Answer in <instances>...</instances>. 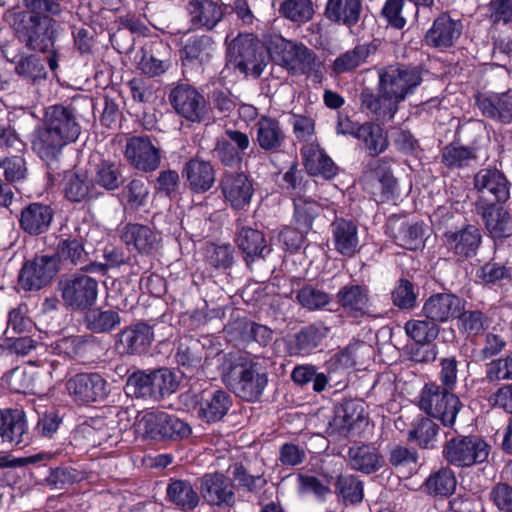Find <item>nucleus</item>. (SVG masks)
<instances>
[{
  "instance_id": "19",
  "label": "nucleus",
  "mask_w": 512,
  "mask_h": 512,
  "mask_svg": "<svg viewBox=\"0 0 512 512\" xmlns=\"http://www.w3.org/2000/svg\"><path fill=\"white\" fill-rule=\"evenodd\" d=\"M153 340L152 327L147 323L138 322L118 333L115 349L120 355H141L149 350Z\"/></svg>"
},
{
  "instance_id": "64",
  "label": "nucleus",
  "mask_w": 512,
  "mask_h": 512,
  "mask_svg": "<svg viewBox=\"0 0 512 512\" xmlns=\"http://www.w3.org/2000/svg\"><path fill=\"white\" fill-rule=\"evenodd\" d=\"M279 12L290 21L305 23L312 18L314 8L311 0H285L280 5Z\"/></svg>"
},
{
  "instance_id": "35",
  "label": "nucleus",
  "mask_w": 512,
  "mask_h": 512,
  "mask_svg": "<svg viewBox=\"0 0 512 512\" xmlns=\"http://www.w3.org/2000/svg\"><path fill=\"white\" fill-rule=\"evenodd\" d=\"M391 235L401 247L416 250L423 245L424 229L419 222H409L400 217H393L388 222Z\"/></svg>"
},
{
  "instance_id": "51",
  "label": "nucleus",
  "mask_w": 512,
  "mask_h": 512,
  "mask_svg": "<svg viewBox=\"0 0 512 512\" xmlns=\"http://www.w3.org/2000/svg\"><path fill=\"white\" fill-rule=\"evenodd\" d=\"M67 3L68 0H23L26 10L20 13H29L38 20H55L66 10Z\"/></svg>"
},
{
  "instance_id": "46",
  "label": "nucleus",
  "mask_w": 512,
  "mask_h": 512,
  "mask_svg": "<svg viewBox=\"0 0 512 512\" xmlns=\"http://www.w3.org/2000/svg\"><path fill=\"white\" fill-rule=\"evenodd\" d=\"M83 324L92 333H110L121 324V317L112 309L91 307L84 311Z\"/></svg>"
},
{
  "instance_id": "43",
  "label": "nucleus",
  "mask_w": 512,
  "mask_h": 512,
  "mask_svg": "<svg viewBox=\"0 0 512 512\" xmlns=\"http://www.w3.org/2000/svg\"><path fill=\"white\" fill-rule=\"evenodd\" d=\"M95 183L86 171L76 170L68 173L64 180V194L74 203L86 201L94 196Z\"/></svg>"
},
{
  "instance_id": "20",
  "label": "nucleus",
  "mask_w": 512,
  "mask_h": 512,
  "mask_svg": "<svg viewBox=\"0 0 512 512\" xmlns=\"http://www.w3.org/2000/svg\"><path fill=\"white\" fill-rule=\"evenodd\" d=\"M0 437L12 447H25L31 441L26 415L21 409L0 410Z\"/></svg>"
},
{
  "instance_id": "2",
  "label": "nucleus",
  "mask_w": 512,
  "mask_h": 512,
  "mask_svg": "<svg viewBox=\"0 0 512 512\" xmlns=\"http://www.w3.org/2000/svg\"><path fill=\"white\" fill-rule=\"evenodd\" d=\"M227 66L257 79L269 63L267 47L252 34H239L227 46Z\"/></svg>"
},
{
  "instance_id": "45",
  "label": "nucleus",
  "mask_w": 512,
  "mask_h": 512,
  "mask_svg": "<svg viewBox=\"0 0 512 512\" xmlns=\"http://www.w3.org/2000/svg\"><path fill=\"white\" fill-rule=\"evenodd\" d=\"M377 50V46L370 43L358 44L354 48L340 54L332 63V70L336 75L351 72L367 62V59Z\"/></svg>"
},
{
  "instance_id": "8",
  "label": "nucleus",
  "mask_w": 512,
  "mask_h": 512,
  "mask_svg": "<svg viewBox=\"0 0 512 512\" xmlns=\"http://www.w3.org/2000/svg\"><path fill=\"white\" fill-rule=\"evenodd\" d=\"M488 455V444L478 436L453 437L443 446V457L449 464L457 467L483 463Z\"/></svg>"
},
{
  "instance_id": "22",
  "label": "nucleus",
  "mask_w": 512,
  "mask_h": 512,
  "mask_svg": "<svg viewBox=\"0 0 512 512\" xmlns=\"http://www.w3.org/2000/svg\"><path fill=\"white\" fill-rule=\"evenodd\" d=\"M466 300L453 293H436L424 303L422 311L435 324L456 319L465 308Z\"/></svg>"
},
{
  "instance_id": "9",
  "label": "nucleus",
  "mask_w": 512,
  "mask_h": 512,
  "mask_svg": "<svg viewBox=\"0 0 512 512\" xmlns=\"http://www.w3.org/2000/svg\"><path fill=\"white\" fill-rule=\"evenodd\" d=\"M482 133L483 129L479 123L460 126L457 130L458 137L466 141L471 139V143L468 146L457 142L446 145L441 152L442 163L449 169H459L475 162L478 158V140Z\"/></svg>"
},
{
  "instance_id": "26",
  "label": "nucleus",
  "mask_w": 512,
  "mask_h": 512,
  "mask_svg": "<svg viewBox=\"0 0 512 512\" xmlns=\"http://www.w3.org/2000/svg\"><path fill=\"white\" fill-rule=\"evenodd\" d=\"M462 28L460 20L452 19L449 13L442 12L426 32L425 41L436 48L450 47L461 36Z\"/></svg>"
},
{
  "instance_id": "18",
  "label": "nucleus",
  "mask_w": 512,
  "mask_h": 512,
  "mask_svg": "<svg viewBox=\"0 0 512 512\" xmlns=\"http://www.w3.org/2000/svg\"><path fill=\"white\" fill-rule=\"evenodd\" d=\"M445 244L458 263L477 255L482 242V234L478 227L468 224L457 231L444 234Z\"/></svg>"
},
{
  "instance_id": "61",
  "label": "nucleus",
  "mask_w": 512,
  "mask_h": 512,
  "mask_svg": "<svg viewBox=\"0 0 512 512\" xmlns=\"http://www.w3.org/2000/svg\"><path fill=\"white\" fill-rule=\"evenodd\" d=\"M458 329L467 335L476 336L489 326L488 317L480 310H465L457 315Z\"/></svg>"
},
{
  "instance_id": "49",
  "label": "nucleus",
  "mask_w": 512,
  "mask_h": 512,
  "mask_svg": "<svg viewBox=\"0 0 512 512\" xmlns=\"http://www.w3.org/2000/svg\"><path fill=\"white\" fill-rule=\"evenodd\" d=\"M92 179L95 184L107 191L119 189L125 181L121 164L110 160H101L95 166Z\"/></svg>"
},
{
  "instance_id": "31",
  "label": "nucleus",
  "mask_w": 512,
  "mask_h": 512,
  "mask_svg": "<svg viewBox=\"0 0 512 512\" xmlns=\"http://www.w3.org/2000/svg\"><path fill=\"white\" fill-rule=\"evenodd\" d=\"M190 22L197 28L212 30L223 18V5L216 0H188Z\"/></svg>"
},
{
  "instance_id": "13",
  "label": "nucleus",
  "mask_w": 512,
  "mask_h": 512,
  "mask_svg": "<svg viewBox=\"0 0 512 512\" xmlns=\"http://www.w3.org/2000/svg\"><path fill=\"white\" fill-rule=\"evenodd\" d=\"M124 155L136 170L148 173L160 167L162 153L149 136H132L127 139Z\"/></svg>"
},
{
  "instance_id": "54",
  "label": "nucleus",
  "mask_w": 512,
  "mask_h": 512,
  "mask_svg": "<svg viewBox=\"0 0 512 512\" xmlns=\"http://www.w3.org/2000/svg\"><path fill=\"white\" fill-rule=\"evenodd\" d=\"M328 328L322 324H311L295 334V349L299 354H308L326 337Z\"/></svg>"
},
{
  "instance_id": "55",
  "label": "nucleus",
  "mask_w": 512,
  "mask_h": 512,
  "mask_svg": "<svg viewBox=\"0 0 512 512\" xmlns=\"http://www.w3.org/2000/svg\"><path fill=\"white\" fill-rule=\"evenodd\" d=\"M321 66L316 54L302 43H297L288 71L293 74H309Z\"/></svg>"
},
{
  "instance_id": "47",
  "label": "nucleus",
  "mask_w": 512,
  "mask_h": 512,
  "mask_svg": "<svg viewBox=\"0 0 512 512\" xmlns=\"http://www.w3.org/2000/svg\"><path fill=\"white\" fill-rule=\"evenodd\" d=\"M357 139L363 142L365 150L372 157L383 153L389 146L387 132L376 123L366 122L360 125Z\"/></svg>"
},
{
  "instance_id": "41",
  "label": "nucleus",
  "mask_w": 512,
  "mask_h": 512,
  "mask_svg": "<svg viewBox=\"0 0 512 512\" xmlns=\"http://www.w3.org/2000/svg\"><path fill=\"white\" fill-rule=\"evenodd\" d=\"M166 500L181 511L190 512L199 505L200 496L190 481L170 479L166 488Z\"/></svg>"
},
{
  "instance_id": "14",
  "label": "nucleus",
  "mask_w": 512,
  "mask_h": 512,
  "mask_svg": "<svg viewBox=\"0 0 512 512\" xmlns=\"http://www.w3.org/2000/svg\"><path fill=\"white\" fill-rule=\"evenodd\" d=\"M57 260L51 255L36 256L20 270L18 285L24 291H37L47 286L59 271Z\"/></svg>"
},
{
  "instance_id": "21",
  "label": "nucleus",
  "mask_w": 512,
  "mask_h": 512,
  "mask_svg": "<svg viewBox=\"0 0 512 512\" xmlns=\"http://www.w3.org/2000/svg\"><path fill=\"white\" fill-rule=\"evenodd\" d=\"M67 389L77 401L90 403L104 400L108 395L107 382L98 373H79L67 381Z\"/></svg>"
},
{
  "instance_id": "17",
  "label": "nucleus",
  "mask_w": 512,
  "mask_h": 512,
  "mask_svg": "<svg viewBox=\"0 0 512 512\" xmlns=\"http://www.w3.org/2000/svg\"><path fill=\"white\" fill-rule=\"evenodd\" d=\"M176 112L191 122H200L206 115V100L194 87L188 84L177 85L169 95Z\"/></svg>"
},
{
  "instance_id": "28",
  "label": "nucleus",
  "mask_w": 512,
  "mask_h": 512,
  "mask_svg": "<svg viewBox=\"0 0 512 512\" xmlns=\"http://www.w3.org/2000/svg\"><path fill=\"white\" fill-rule=\"evenodd\" d=\"M221 190L231 207L236 210L247 206L253 195V186L243 173H227L221 180Z\"/></svg>"
},
{
  "instance_id": "44",
  "label": "nucleus",
  "mask_w": 512,
  "mask_h": 512,
  "mask_svg": "<svg viewBox=\"0 0 512 512\" xmlns=\"http://www.w3.org/2000/svg\"><path fill=\"white\" fill-rule=\"evenodd\" d=\"M139 69L149 77L160 76L170 67V47L164 43H157L150 50H142Z\"/></svg>"
},
{
  "instance_id": "34",
  "label": "nucleus",
  "mask_w": 512,
  "mask_h": 512,
  "mask_svg": "<svg viewBox=\"0 0 512 512\" xmlns=\"http://www.w3.org/2000/svg\"><path fill=\"white\" fill-rule=\"evenodd\" d=\"M365 420L364 403L355 400L344 402L339 409H337L335 416L329 422L327 432L330 435L340 434L346 435L355 425Z\"/></svg>"
},
{
  "instance_id": "23",
  "label": "nucleus",
  "mask_w": 512,
  "mask_h": 512,
  "mask_svg": "<svg viewBox=\"0 0 512 512\" xmlns=\"http://www.w3.org/2000/svg\"><path fill=\"white\" fill-rule=\"evenodd\" d=\"M200 494L209 505L232 506L235 494L231 479L223 473H207L200 479Z\"/></svg>"
},
{
  "instance_id": "24",
  "label": "nucleus",
  "mask_w": 512,
  "mask_h": 512,
  "mask_svg": "<svg viewBox=\"0 0 512 512\" xmlns=\"http://www.w3.org/2000/svg\"><path fill=\"white\" fill-rule=\"evenodd\" d=\"M69 144L44 123L33 133L32 149L50 169H57L63 148Z\"/></svg>"
},
{
  "instance_id": "32",
  "label": "nucleus",
  "mask_w": 512,
  "mask_h": 512,
  "mask_svg": "<svg viewBox=\"0 0 512 512\" xmlns=\"http://www.w3.org/2000/svg\"><path fill=\"white\" fill-rule=\"evenodd\" d=\"M182 176L188 187L196 192L208 191L215 182V170L209 161L198 157L191 158L182 169Z\"/></svg>"
},
{
  "instance_id": "15",
  "label": "nucleus",
  "mask_w": 512,
  "mask_h": 512,
  "mask_svg": "<svg viewBox=\"0 0 512 512\" xmlns=\"http://www.w3.org/2000/svg\"><path fill=\"white\" fill-rule=\"evenodd\" d=\"M235 243L251 271L258 262L266 260L272 251L264 232L248 226H242L236 231Z\"/></svg>"
},
{
  "instance_id": "29",
  "label": "nucleus",
  "mask_w": 512,
  "mask_h": 512,
  "mask_svg": "<svg viewBox=\"0 0 512 512\" xmlns=\"http://www.w3.org/2000/svg\"><path fill=\"white\" fill-rule=\"evenodd\" d=\"M359 99L362 111L373 115L377 120H390L398 110V103L380 86L378 93L370 88H364Z\"/></svg>"
},
{
  "instance_id": "27",
  "label": "nucleus",
  "mask_w": 512,
  "mask_h": 512,
  "mask_svg": "<svg viewBox=\"0 0 512 512\" xmlns=\"http://www.w3.org/2000/svg\"><path fill=\"white\" fill-rule=\"evenodd\" d=\"M53 217L54 211L51 206L38 202L30 203L21 210L19 227L30 236H38L49 230Z\"/></svg>"
},
{
  "instance_id": "36",
  "label": "nucleus",
  "mask_w": 512,
  "mask_h": 512,
  "mask_svg": "<svg viewBox=\"0 0 512 512\" xmlns=\"http://www.w3.org/2000/svg\"><path fill=\"white\" fill-rule=\"evenodd\" d=\"M122 241L127 246H133L139 253L150 255L158 250L160 240L157 234L148 226L129 223L122 231Z\"/></svg>"
},
{
  "instance_id": "4",
  "label": "nucleus",
  "mask_w": 512,
  "mask_h": 512,
  "mask_svg": "<svg viewBox=\"0 0 512 512\" xmlns=\"http://www.w3.org/2000/svg\"><path fill=\"white\" fill-rule=\"evenodd\" d=\"M454 390L438 387V383H426L421 391L419 408L428 416L439 420L445 427H453L463 407Z\"/></svg>"
},
{
  "instance_id": "48",
  "label": "nucleus",
  "mask_w": 512,
  "mask_h": 512,
  "mask_svg": "<svg viewBox=\"0 0 512 512\" xmlns=\"http://www.w3.org/2000/svg\"><path fill=\"white\" fill-rule=\"evenodd\" d=\"M478 104L485 116L506 124L512 122V95L509 92L490 95Z\"/></svg>"
},
{
  "instance_id": "40",
  "label": "nucleus",
  "mask_w": 512,
  "mask_h": 512,
  "mask_svg": "<svg viewBox=\"0 0 512 512\" xmlns=\"http://www.w3.org/2000/svg\"><path fill=\"white\" fill-rule=\"evenodd\" d=\"M303 164L310 176L332 179L338 171L333 160L318 146L309 145L301 150Z\"/></svg>"
},
{
  "instance_id": "3",
  "label": "nucleus",
  "mask_w": 512,
  "mask_h": 512,
  "mask_svg": "<svg viewBox=\"0 0 512 512\" xmlns=\"http://www.w3.org/2000/svg\"><path fill=\"white\" fill-rule=\"evenodd\" d=\"M15 16V34L29 50L45 53L54 48L60 29L56 20H38L30 17L29 13H17Z\"/></svg>"
},
{
  "instance_id": "53",
  "label": "nucleus",
  "mask_w": 512,
  "mask_h": 512,
  "mask_svg": "<svg viewBox=\"0 0 512 512\" xmlns=\"http://www.w3.org/2000/svg\"><path fill=\"white\" fill-rule=\"evenodd\" d=\"M203 350V346L196 340L181 342L178 345L175 360L184 369L183 374L200 367Z\"/></svg>"
},
{
  "instance_id": "5",
  "label": "nucleus",
  "mask_w": 512,
  "mask_h": 512,
  "mask_svg": "<svg viewBox=\"0 0 512 512\" xmlns=\"http://www.w3.org/2000/svg\"><path fill=\"white\" fill-rule=\"evenodd\" d=\"M57 289L67 309L84 312L96 304L99 284L95 278L85 273H73L62 276Z\"/></svg>"
},
{
  "instance_id": "33",
  "label": "nucleus",
  "mask_w": 512,
  "mask_h": 512,
  "mask_svg": "<svg viewBox=\"0 0 512 512\" xmlns=\"http://www.w3.org/2000/svg\"><path fill=\"white\" fill-rule=\"evenodd\" d=\"M362 12V0H327L324 16L334 24L352 28L360 21Z\"/></svg>"
},
{
  "instance_id": "60",
  "label": "nucleus",
  "mask_w": 512,
  "mask_h": 512,
  "mask_svg": "<svg viewBox=\"0 0 512 512\" xmlns=\"http://www.w3.org/2000/svg\"><path fill=\"white\" fill-rule=\"evenodd\" d=\"M294 218L297 229L308 232L312 228L313 220L319 212V205L307 197L294 199Z\"/></svg>"
},
{
  "instance_id": "62",
  "label": "nucleus",
  "mask_w": 512,
  "mask_h": 512,
  "mask_svg": "<svg viewBox=\"0 0 512 512\" xmlns=\"http://www.w3.org/2000/svg\"><path fill=\"white\" fill-rule=\"evenodd\" d=\"M418 293L408 279L401 278L391 291V301L400 310H412L417 306Z\"/></svg>"
},
{
  "instance_id": "11",
  "label": "nucleus",
  "mask_w": 512,
  "mask_h": 512,
  "mask_svg": "<svg viewBox=\"0 0 512 512\" xmlns=\"http://www.w3.org/2000/svg\"><path fill=\"white\" fill-rule=\"evenodd\" d=\"M474 188L479 194L475 206L485 203H506L510 198V182L497 168H482L473 179Z\"/></svg>"
},
{
  "instance_id": "37",
  "label": "nucleus",
  "mask_w": 512,
  "mask_h": 512,
  "mask_svg": "<svg viewBox=\"0 0 512 512\" xmlns=\"http://www.w3.org/2000/svg\"><path fill=\"white\" fill-rule=\"evenodd\" d=\"M214 41L209 35L188 37L181 49V61L184 66H203L212 58Z\"/></svg>"
},
{
  "instance_id": "57",
  "label": "nucleus",
  "mask_w": 512,
  "mask_h": 512,
  "mask_svg": "<svg viewBox=\"0 0 512 512\" xmlns=\"http://www.w3.org/2000/svg\"><path fill=\"white\" fill-rule=\"evenodd\" d=\"M406 334L413 339L416 344H430L439 334V327L432 320L412 319L405 324Z\"/></svg>"
},
{
  "instance_id": "12",
  "label": "nucleus",
  "mask_w": 512,
  "mask_h": 512,
  "mask_svg": "<svg viewBox=\"0 0 512 512\" xmlns=\"http://www.w3.org/2000/svg\"><path fill=\"white\" fill-rule=\"evenodd\" d=\"M87 236L88 231L85 227L75 226L69 232L62 231L58 236L55 254L51 255L56 258L57 265L80 266L82 271L86 270L89 255L85 250Z\"/></svg>"
},
{
  "instance_id": "39",
  "label": "nucleus",
  "mask_w": 512,
  "mask_h": 512,
  "mask_svg": "<svg viewBox=\"0 0 512 512\" xmlns=\"http://www.w3.org/2000/svg\"><path fill=\"white\" fill-rule=\"evenodd\" d=\"M348 462L353 470L371 474L383 466L384 459L373 445L361 444L349 447Z\"/></svg>"
},
{
  "instance_id": "58",
  "label": "nucleus",
  "mask_w": 512,
  "mask_h": 512,
  "mask_svg": "<svg viewBox=\"0 0 512 512\" xmlns=\"http://www.w3.org/2000/svg\"><path fill=\"white\" fill-rule=\"evenodd\" d=\"M296 44V42L286 40L282 36H272L267 42L268 57L288 70Z\"/></svg>"
},
{
  "instance_id": "7",
  "label": "nucleus",
  "mask_w": 512,
  "mask_h": 512,
  "mask_svg": "<svg viewBox=\"0 0 512 512\" xmlns=\"http://www.w3.org/2000/svg\"><path fill=\"white\" fill-rule=\"evenodd\" d=\"M137 431L153 440H178L191 434L190 426L165 412H148L137 422Z\"/></svg>"
},
{
  "instance_id": "56",
  "label": "nucleus",
  "mask_w": 512,
  "mask_h": 512,
  "mask_svg": "<svg viewBox=\"0 0 512 512\" xmlns=\"http://www.w3.org/2000/svg\"><path fill=\"white\" fill-rule=\"evenodd\" d=\"M439 426L431 418H421L408 433L410 441H416L424 449H432L437 442Z\"/></svg>"
},
{
  "instance_id": "25",
  "label": "nucleus",
  "mask_w": 512,
  "mask_h": 512,
  "mask_svg": "<svg viewBox=\"0 0 512 512\" xmlns=\"http://www.w3.org/2000/svg\"><path fill=\"white\" fill-rule=\"evenodd\" d=\"M500 203H485L475 206L484 226L494 240L508 238L512 235V217Z\"/></svg>"
},
{
  "instance_id": "59",
  "label": "nucleus",
  "mask_w": 512,
  "mask_h": 512,
  "mask_svg": "<svg viewBox=\"0 0 512 512\" xmlns=\"http://www.w3.org/2000/svg\"><path fill=\"white\" fill-rule=\"evenodd\" d=\"M296 44V42L286 40L282 36H272L267 42L268 57L288 70Z\"/></svg>"
},
{
  "instance_id": "38",
  "label": "nucleus",
  "mask_w": 512,
  "mask_h": 512,
  "mask_svg": "<svg viewBox=\"0 0 512 512\" xmlns=\"http://www.w3.org/2000/svg\"><path fill=\"white\" fill-rule=\"evenodd\" d=\"M333 244L337 252L352 257L358 251V228L347 219L337 218L331 224Z\"/></svg>"
},
{
  "instance_id": "52",
  "label": "nucleus",
  "mask_w": 512,
  "mask_h": 512,
  "mask_svg": "<svg viewBox=\"0 0 512 512\" xmlns=\"http://www.w3.org/2000/svg\"><path fill=\"white\" fill-rule=\"evenodd\" d=\"M456 483V477L449 468H440L426 479L424 486L431 496L448 497L453 494Z\"/></svg>"
},
{
  "instance_id": "10",
  "label": "nucleus",
  "mask_w": 512,
  "mask_h": 512,
  "mask_svg": "<svg viewBox=\"0 0 512 512\" xmlns=\"http://www.w3.org/2000/svg\"><path fill=\"white\" fill-rule=\"evenodd\" d=\"M181 400L187 408L197 410L198 417L209 424L222 420L232 406L231 396L221 389L200 394L187 392L181 395Z\"/></svg>"
},
{
  "instance_id": "30",
  "label": "nucleus",
  "mask_w": 512,
  "mask_h": 512,
  "mask_svg": "<svg viewBox=\"0 0 512 512\" xmlns=\"http://www.w3.org/2000/svg\"><path fill=\"white\" fill-rule=\"evenodd\" d=\"M256 131V143L258 146L271 153H278L286 142V134L280 122L270 116H261L254 125Z\"/></svg>"
},
{
  "instance_id": "50",
  "label": "nucleus",
  "mask_w": 512,
  "mask_h": 512,
  "mask_svg": "<svg viewBox=\"0 0 512 512\" xmlns=\"http://www.w3.org/2000/svg\"><path fill=\"white\" fill-rule=\"evenodd\" d=\"M379 164L375 168L376 183L373 195L377 202H386L394 198L397 192V180L393 176L388 162L384 159L378 160Z\"/></svg>"
},
{
  "instance_id": "1",
  "label": "nucleus",
  "mask_w": 512,
  "mask_h": 512,
  "mask_svg": "<svg viewBox=\"0 0 512 512\" xmlns=\"http://www.w3.org/2000/svg\"><path fill=\"white\" fill-rule=\"evenodd\" d=\"M271 364L265 357L229 355L222 364V380L238 398L255 402L267 387Z\"/></svg>"
},
{
  "instance_id": "63",
  "label": "nucleus",
  "mask_w": 512,
  "mask_h": 512,
  "mask_svg": "<svg viewBox=\"0 0 512 512\" xmlns=\"http://www.w3.org/2000/svg\"><path fill=\"white\" fill-rule=\"evenodd\" d=\"M283 180L287 190L296 198L307 197V194L313 192L317 186L315 180L304 177L302 171L297 169L296 164L292 165L284 174Z\"/></svg>"
},
{
  "instance_id": "16",
  "label": "nucleus",
  "mask_w": 512,
  "mask_h": 512,
  "mask_svg": "<svg viewBox=\"0 0 512 512\" xmlns=\"http://www.w3.org/2000/svg\"><path fill=\"white\" fill-rule=\"evenodd\" d=\"M43 123L68 143L75 142L81 134L78 113L72 105L55 104L47 107Z\"/></svg>"
},
{
  "instance_id": "6",
  "label": "nucleus",
  "mask_w": 512,
  "mask_h": 512,
  "mask_svg": "<svg viewBox=\"0 0 512 512\" xmlns=\"http://www.w3.org/2000/svg\"><path fill=\"white\" fill-rule=\"evenodd\" d=\"M422 80V71L418 66L395 64L379 72V86L398 104L413 94Z\"/></svg>"
},
{
  "instance_id": "42",
  "label": "nucleus",
  "mask_w": 512,
  "mask_h": 512,
  "mask_svg": "<svg viewBox=\"0 0 512 512\" xmlns=\"http://www.w3.org/2000/svg\"><path fill=\"white\" fill-rule=\"evenodd\" d=\"M338 304L354 316H362L369 305V291L366 286L348 284L341 287L336 295Z\"/></svg>"
}]
</instances>
